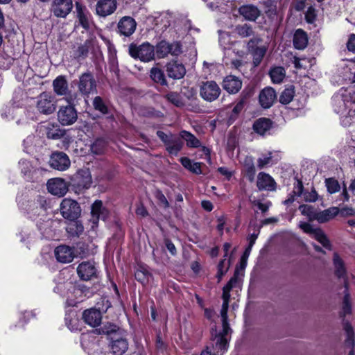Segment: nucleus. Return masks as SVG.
Here are the masks:
<instances>
[{
  "instance_id": "1",
  "label": "nucleus",
  "mask_w": 355,
  "mask_h": 355,
  "mask_svg": "<svg viewBox=\"0 0 355 355\" xmlns=\"http://www.w3.org/2000/svg\"><path fill=\"white\" fill-rule=\"evenodd\" d=\"M237 283V277L234 276L230 279L227 284L223 288V304L220 310L223 331L217 334L216 330H215V333L212 331L211 334L216 347L220 350L225 351L227 349L228 340L227 337L231 331V329L227 322V311L229 308L230 291Z\"/></svg>"
},
{
  "instance_id": "2",
  "label": "nucleus",
  "mask_w": 355,
  "mask_h": 355,
  "mask_svg": "<svg viewBox=\"0 0 355 355\" xmlns=\"http://www.w3.org/2000/svg\"><path fill=\"white\" fill-rule=\"evenodd\" d=\"M128 52L132 58L144 62H148L155 59V46L149 42H144L139 45L132 43L129 45Z\"/></svg>"
},
{
  "instance_id": "3",
  "label": "nucleus",
  "mask_w": 355,
  "mask_h": 355,
  "mask_svg": "<svg viewBox=\"0 0 355 355\" xmlns=\"http://www.w3.org/2000/svg\"><path fill=\"white\" fill-rule=\"evenodd\" d=\"M76 96L71 95L65 98L66 101L69 105L66 106H61L58 112V121L62 125H69L74 123L78 118V114L76 109L71 104L73 103Z\"/></svg>"
},
{
  "instance_id": "4",
  "label": "nucleus",
  "mask_w": 355,
  "mask_h": 355,
  "mask_svg": "<svg viewBox=\"0 0 355 355\" xmlns=\"http://www.w3.org/2000/svg\"><path fill=\"white\" fill-rule=\"evenodd\" d=\"M35 107L42 114L49 115L53 113L56 109L54 97L48 92H42L36 98Z\"/></svg>"
},
{
  "instance_id": "5",
  "label": "nucleus",
  "mask_w": 355,
  "mask_h": 355,
  "mask_svg": "<svg viewBox=\"0 0 355 355\" xmlns=\"http://www.w3.org/2000/svg\"><path fill=\"white\" fill-rule=\"evenodd\" d=\"M182 53V46L180 42H167L165 40L159 42L155 47V55L158 58H164L169 54L173 56H178Z\"/></svg>"
},
{
  "instance_id": "6",
  "label": "nucleus",
  "mask_w": 355,
  "mask_h": 355,
  "mask_svg": "<svg viewBox=\"0 0 355 355\" xmlns=\"http://www.w3.org/2000/svg\"><path fill=\"white\" fill-rule=\"evenodd\" d=\"M60 209L61 215L64 218L70 220H75L81 212L78 203L70 198H64L62 200Z\"/></svg>"
},
{
  "instance_id": "7",
  "label": "nucleus",
  "mask_w": 355,
  "mask_h": 355,
  "mask_svg": "<svg viewBox=\"0 0 355 355\" xmlns=\"http://www.w3.org/2000/svg\"><path fill=\"white\" fill-rule=\"evenodd\" d=\"M299 227L306 233L309 234L313 238L320 243L322 246L328 250H331V243L327 235L320 228H313L308 223H300Z\"/></svg>"
},
{
  "instance_id": "8",
  "label": "nucleus",
  "mask_w": 355,
  "mask_h": 355,
  "mask_svg": "<svg viewBox=\"0 0 355 355\" xmlns=\"http://www.w3.org/2000/svg\"><path fill=\"white\" fill-rule=\"evenodd\" d=\"M220 94V89L214 81L203 82L200 88V96L207 101H214Z\"/></svg>"
},
{
  "instance_id": "9",
  "label": "nucleus",
  "mask_w": 355,
  "mask_h": 355,
  "mask_svg": "<svg viewBox=\"0 0 355 355\" xmlns=\"http://www.w3.org/2000/svg\"><path fill=\"white\" fill-rule=\"evenodd\" d=\"M73 8L72 0H53L51 12L56 17L65 18Z\"/></svg>"
},
{
  "instance_id": "10",
  "label": "nucleus",
  "mask_w": 355,
  "mask_h": 355,
  "mask_svg": "<svg viewBox=\"0 0 355 355\" xmlns=\"http://www.w3.org/2000/svg\"><path fill=\"white\" fill-rule=\"evenodd\" d=\"M78 277L84 281H88L96 276L97 269L95 263L92 261H83L77 267Z\"/></svg>"
},
{
  "instance_id": "11",
  "label": "nucleus",
  "mask_w": 355,
  "mask_h": 355,
  "mask_svg": "<svg viewBox=\"0 0 355 355\" xmlns=\"http://www.w3.org/2000/svg\"><path fill=\"white\" fill-rule=\"evenodd\" d=\"M50 164L52 168L63 171L69 168L71 162L67 154L62 152H56L51 155Z\"/></svg>"
},
{
  "instance_id": "12",
  "label": "nucleus",
  "mask_w": 355,
  "mask_h": 355,
  "mask_svg": "<svg viewBox=\"0 0 355 355\" xmlns=\"http://www.w3.org/2000/svg\"><path fill=\"white\" fill-rule=\"evenodd\" d=\"M46 185L48 191L51 194L59 197L64 196L68 191L67 182L60 178L49 180Z\"/></svg>"
},
{
  "instance_id": "13",
  "label": "nucleus",
  "mask_w": 355,
  "mask_h": 355,
  "mask_svg": "<svg viewBox=\"0 0 355 355\" xmlns=\"http://www.w3.org/2000/svg\"><path fill=\"white\" fill-rule=\"evenodd\" d=\"M117 8L116 0H98L96 5V12L105 17L114 12Z\"/></svg>"
},
{
  "instance_id": "14",
  "label": "nucleus",
  "mask_w": 355,
  "mask_h": 355,
  "mask_svg": "<svg viewBox=\"0 0 355 355\" xmlns=\"http://www.w3.org/2000/svg\"><path fill=\"white\" fill-rule=\"evenodd\" d=\"M96 81L91 73H85L80 77L78 89L83 94L94 93L96 92Z\"/></svg>"
},
{
  "instance_id": "15",
  "label": "nucleus",
  "mask_w": 355,
  "mask_h": 355,
  "mask_svg": "<svg viewBox=\"0 0 355 355\" xmlns=\"http://www.w3.org/2000/svg\"><path fill=\"white\" fill-rule=\"evenodd\" d=\"M137 27L135 20L129 16L123 17L118 23V30L121 35L128 37L134 33Z\"/></svg>"
},
{
  "instance_id": "16",
  "label": "nucleus",
  "mask_w": 355,
  "mask_h": 355,
  "mask_svg": "<svg viewBox=\"0 0 355 355\" xmlns=\"http://www.w3.org/2000/svg\"><path fill=\"white\" fill-rule=\"evenodd\" d=\"M277 98L276 92L272 87H267L263 89L259 95V101L263 108L270 107Z\"/></svg>"
},
{
  "instance_id": "17",
  "label": "nucleus",
  "mask_w": 355,
  "mask_h": 355,
  "mask_svg": "<svg viewBox=\"0 0 355 355\" xmlns=\"http://www.w3.org/2000/svg\"><path fill=\"white\" fill-rule=\"evenodd\" d=\"M76 17L80 25L85 29H88L92 22V15L87 8L79 2H76Z\"/></svg>"
},
{
  "instance_id": "18",
  "label": "nucleus",
  "mask_w": 355,
  "mask_h": 355,
  "mask_svg": "<svg viewBox=\"0 0 355 355\" xmlns=\"http://www.w3.org/2000/svg\"><path fill=\"white\" fill-rule=\"evenodd\" d=\"M73 180L74 185L80 190L89 188L92 183V175L88 169L78 171Z\"/></svg>"
},
{
  "instance_id": "19",
  "label": "nucleus",
  "mask_w": 355,
  "mask_h": 355,
  "mask_svg": "<svg viewBox=\"0 0 355 355\" xmlns=\"http://www.w3.org/2000/svg\"><path fill=\"white\" fill-rule=\"evenodd\" d=\"M166 71L169 78L179 80L184 76L186 69L182 63L172 61L166 64Z\"/></svg>"
},
{
  "instance_id": "20",
  "label": "nucleus",
  "mask_w": 355,
  "mask_h": 355,
  "mask_svg": "<svg viewBox=\"0 0 355 355\" xmlns=\"http://www.w3.org/2000/svg\"><path fill=\"white\" fill-rule=\"evenodd\" d=\"M54 253L58 261L63 263L71 262L74 257L73 249L67 245L58 246Z\"/></svg>"
},
{
  "instance_id": "21",
  "label": "nucleus",
  "mask_w": 355,
  "mask_h": 355,
  "mask_svg": "<svg viewBox=\"0 0 355 355\" xmlns=\"http://www.w3.org/2000/svg\"><path fill=\"white\" fill-rule=\"evenodd\" d=\"M91 214V220L96 225L100 219L105 220L107 218L108 211L103 207L102 201L96 200L92 205Z\"/></svg>"
},
{
  "instance_id": "22",
  "label": "nucleus",
  "mask_w": 355,
  "mask_h": 355,
  "mask_svg": "<svg viewBox=\"0 0 355 355\" xmlns=\"http://www.w3.org/2000/svg\"><path fill=\"white\" fill-rule=\"evenodd\" d=\"M242 87V81L234 76H226L223 82V87L230 94L237 93Z\"/></svg>"
},
{
  "instance_id": "23",
  "label": "nucleus",
  "mask_w": 355,
  "mask_h": 355,
  "mask_svg": "<svg viewBox=\"0 0 355 355\" xmlns=\"http://www.w3.org/2000/svg\"><path fill=\"white\" fill-rule=\"evenodd\" d=\"M83 319L91 327H97L101 322V313L96 309L85 310L83 313Z\"/></svg>"
},
{
  "instance_id": "24",
  "label": "nucleus",
  "mask_w": 355,
  "mask_h": 355,
  "mask_svg": "<svg viewBox=\"0 0 355 355\" xmlns=\"http://www.w3.org/2000/svg\"><path fill=\"white\" fill-rule=\"evenodd\" d=\"M239 14L248 21H254L260 15V10L255 6L251 4L243 5L239 9Z\"/></svg>"
},
{
  "instance_id": "25",
  "label": "nucleus",
  "mask_w": 355,
  "mask_h": 355,
  "mask_svg": "<svg viewBox=\"0 0 355 355\" xmlns=\"http://www.w3.org/2000/svg\"><path fill=\"white\" fill-rule=\"evenodd\" d=\"M257 185L260 190L272 191L275 189V182L270 175L265 173H259Z\"/></svg>"
},
{
  "instance_id": "26",
  "label": "nucleus",
  "mask_w": 355,
  "mask_h": 355,
  "mask_svg": "<svg viewBox=\"0 0 355 355\" xmlns=\"http://www.w3.org/2000/svg\"><path fill=\"white\" fill-rule=\"evenodd\" d=\"M340 212L339 208L331 207L323 211H318L316 220L320 223H324L335 218Z\"/></svg>"
},
{
  "instance_id": "27",
  "label": "nucleus",
  "mask_w": 355,
  "mask_h": 355,
  "mask_svg": "<svg viewBox=\"0 0 355 355\" xmlns=\"http://www.w3.org/2000/svg\"><path fill=\"white\" fill-rule=\"evenodd\" d=\"M54 92L58 96H65L68 94V83L64 76H60L53 82Z\"/></svg>"
},
{
  "instance_id": "28",
  "label": "nucleus",
  "mask_w": 355,
  "mask_h": 355,
  "mask_svg": "<svg viewBox=\"0 0 355 355\" xmlns=\"http://www.w3.org/2000/svg\"><path fill=\"white\" fill-rule=\"evenodd\" d=\"M111 350L114 355H122L128 349V343L125 338H115L111 343Z\"/></svg>"
},
{
  "instance_id": "29",
  "label": "nucleus",
  "mask_w": 355,
  "mask_h": 355,
  "mask_svg": "<svg viewBox=\"0 0 355 355\" xmlns=\"http://www.w3.org/2000/svg\"><path fill=\"white\" fill-rule=\"evenodd\" d=\"M308 44L306 33L302 29H297L293 36V45L297 49H304Z\"/></svg>"
},
{
  "instance_id": "30",
  "label": "nucleus",
  "mask_w": 355,
  "mask_h": 355,
  "mask_svg": "<svg viewBox=\"0 0 355 355\" xmlns=\"http://www.w3.org/2000/svg\"><path fill=\"white\" fill-rule=\"evenodd\" d=\"M71 288L72 290L69 291L67 293L66 304L68 306H75L78 303L83 300L82 297H79L82 294V291L73 286H71Z\"/></svg>"
},
{
  "instance_id": "31",
  "label": "nucleus",
  "mask_w": 355,
  "mask_h": 355,
  "mask_svg": "<svg viewBox=\"0 0 355 355\" xmlns=\"http://www.w3.org/2000/svg\"><path fill=\"white\" fill-rule=\"evenodd\" d=\"M334 111L339 114L345 115L348 113L349 101L346 102L340 95H336L333 97Z\"/></svg>"
},
{
  "instance_id": "32",
  "label": "nucleus",
  "mask_w": 355,
  "mask_h": 355,
  "mask_svg": "<svg viewBox=\"0 0 355 355\" xmlns=\"http://www.w3.org/2000/svg\"><path fill=\"white\" fill-rule=\"evenodd\" d=\"M271 128V121L266 118H260L254 121L253 130L260 135H263Z\"/></svg>"
},
{
  "instance_id": "33",
  "label": "nucleus",
  "mask_w": 355,
  "mask_h": 355,
  "mask_svg": "<svg viewBox=\"0 0 355 355\" xmlns=\"http://www.w3.org/2000/svg\"><path fill=\"white\" fill-rule=\"evenodd\" d=\"M270 77L273 83H281L286 76V71L282 67H272L269 72Z\"/></svg>"
},
{
  "instance_id": "34",
  "label": "nucleus",
  "mask_w": 355,
  "mask_h": 355,
  "mask_svg": "<svg viewBox=\"0 0 355 355\" xmlns=\"http://www.w3.org/2000/svg\"><path fill=\"white\" fill-rule=\"evenodd\" d=\"M181 164L182 166L195 174H201V164L200 162H194L188 157H182L180 159Z\"/></svg>"
},
{
  "instance_id": "35",
  "label": "nucleus",
  "mask_w": 355,
  "mask_h": 355,
  "mask_svg": "<svg viewBox=\"0 0 355 355\" xmlns=\"http://www.w3.org/2000/svg\"><path fill=\"white\" fill-rule=\"evenodd\" d=\"M166 146L167 151L170 154L176 155L182 148V141L180 138L173 135Z\"/></svg>"
},
{
  "instance_id": "36",
  "label": "nucleus",
  "mask_w": 355,
  "mask_h": 355,
  "mask_svg": "<svg viewBox=\"0 0 355 355\" xmlns=\"http://www.w3.org/2000/svg\"><path fill=\"white\" fill-rule=\"evenodd\" d=\"M150 78L161 85H166L167 81L163 71L157 67H153L150 71Z\"/></svg>"
},
{
  "instance_id": "37",
  "label": "nucleus",
  "mask_w": 355,
  "mask_h": 355,
  "mask_svg": "<svg viewBox=\"0 0 355 355\" xmlns=\"http://www.w3.org/2000/svg\"><path fill=\"white\" fill-rule=\"evenodd\" d=\"M180 137L187 142V145L191 148H198L200 146L201 143L193 134L186 130L180 132Z\"/></svg>"
},
{
  "instance_id": "38",
  "label": "nucleus",
  "mask_w": 355,
  "mask_h": 355,
  "mask_svg": "<svg viewBox=\"0 0 355 355\" xmlns=\"http://www.w3.org/2000/svg\"><path fill=\"white\" fill-rule=\"evenodd\" d=\"M333 261L335 267L336 275L339 278H345L346 270L344 262L337 253L334 254Z\"/></svg>"
},
{
  "instance_id": "39",
  "label": "nucleus",
  "mask_w": 355,
  "mask_h": 355,
  "mask_svg": "<svg viewBox=\"0 0 355 355\" xmlns=\"http://www.w3.org/2000/svg\"><path fill=\"white\" fill-rule=\"evenodd\" d=\"M243 166L248 179L250 181H253L256 173L253 158L252 157H246L243 161Z\"/></svg>"
},
{
  "instance_id": "40",
  "label": "nucleus",
  "mask_w": 355,
  "mask_h": 355,
  "mask_svg": "<svg viewBox=\"0 0 355 355\" xmlns=\"http://www.w3.org/2000/svg\"><path fill=\"white\" fill-rule=\"evenodd\" d=\"M303 184L302 182L299 180L297 184L294 187V190L292 193H291L288 198L284 201V204L285 205H289L295 201V196H300L302 194L303 192Z\"/></svg>"
},
{
  "instance_id": "41",
  "label": "nucleus",
  "mask_w": 355,
  "mask_h": 355,
  "mask_svg": "<svg viewBox=\"0 0 355 355\" xmlns=\"http://www.w3.org/2000/svg\"><path fill=\"white\" fill-rule=\"evenodd\" d=\"M301 214L308 218L309 220H315L318 211L311 205H302L299 207Z\"/></svg>"
},
{
  "instance_id": "42",
  "label": "nucleus",
  "mask_w": 355,
  "mask_h": 355,
  "mask_svg": "<svg viewBox=\"0 0 355 355\" xmlns=\"http://www.w3.org/2000/svg\"><path fill=\"white\" fill-rule=\"evenodd\" d=\"M344 329H345V331L346 332V334H347V338H346V340H345V345H346V346L349 347L351 349L349 355H353L352 348H353L354 345L353 329H352V326L349 323L346 322L344 324Z\"/></svg>"
},
{
  "instance_id": "43",
  "label": "nucleus",
  "mask_w": 355,
  "mask_h": 355,
  "mask_svg": "<svg viewBox=\"0 0 355 355\" xmlns=\"http://www.w3.org/2000/svg\"><path fill=\"white\" fill-rule=\"evenodd\" d=\"M164 97L167 99V101L178 107H181L184 105L182 98L181 97L180 94L177 92H171L166 94Z\"/></svg>"
},
{
  "instance_id": "44",
  "label": "nucleus",
  "mask_w": 355,
  "mask_h": 355,
  "mask_svg": "<svg viewBox=\"0 0 355 355\" xmlns=\"http://www.w3.org/2000/svg\"><path fill=\"white\" fill-rule=\"evenodd\" d=\"M67 232L71 236H78L84 231L83 225L78 221H73L67 227Z\"/></svg>"
},
{
  "instance_id": "45",
  "label": "nucleus",
  "mask_w": 355,
  "mask_h": 355,
  "mask_svg": "<svg viewBox=\"0 0 355 355\" xmlns=\"http://www.w3.org/2000/svg\"><path fill=\"white\" fill-rule=\"evenodd\" d=\"M235 32L241 37H248L253 35L252 27L246 24L236 26Z\"/></svg>"
},
{
  "instance_id": "46",
  "label": "nucleus",
  "mask_w": 355,
  "mask_h": 355,
  "mask_svg": "<svg viewBox=\"0 0 355 355\" xmlns=\"http://www.w3.org/2000/svg\"><path fill=\"white\" fill-rule=\"evenodd\" d=\"M294 89L292 87L285 89L279 96V102L282 104L286 105L289 103L294 96Z\"/></svg>"
},
{
  "instance_id": "47",
  "label": "nucleus",
  "mask_w": 355,
  "mask_h": 355,
  "mask_svg": "<svg viewBox=\"0 0 355 355\" xmlns=\"http://www.w3.org/2000/svg\"><path fill=\"white\" fill-rule=\"evenodd\" d=\"M93 105L95 110L101 112L102 114L107 113V107L100 96H96L94 98Z\"/></svg>"
},
{
  "instance_id": "48",
  "label": "nucleus",
  "mask_w": 355,
  "mask_h": 355,
  "mask_svg": "<svg viewBox=\"0 0 355 355\" xmlns=\"http://www.w3.org/2000/svg\"><path fill=\"white\" fill-rule=\"evenodd\" d=\"M325 182L327 191L330 193H334L339 191L340 184L336 180L333 178H329L326 180Z\"/></svg>"
},
{
  "instance_id": "49",
  "label": "nucleus",
  "mask_w": 355,
  "mask_h": 355,
  "mask_svg": "<svg viewBox=\"0 0 355 355\" xmlns=\"http://www.w3.org/2000/svg\"><path fill=\"white\" fill-rule=\"evenodd\" d=\"M230 263L226 261L225 259L221 260L218 266L217 277L220 281L222 277L227 272L229 268Z\"/></svg>"
},
{
  "instance_id": "50",
  "label": "nucleus",
  "mask_w": 355,
  "mask_h": 355,
  "mask_svg": "<svg viewBox=\"0 0 355 355\" xmlns=\"http://www.w3.org/2000/svg\"><path fill=\"white\" fill-rule=\"evenodd\" d=\"M105 147V142L103 139H96L91 146V150L94 154L103 153Z\"/></svg>"
},
{
  "instance_id": "51",
  "label": "nucleus",
  "mask_w": 355,
  "mask_h": 355,
  "mask_svg": "<svg viewBox=\"0 0 355 355\" xmlns=\"http://www.w3.org/2000/svg\"><path fill=\"white\" fill-rule=\"evenodd\" d=\"M271 152H268L266 155H261L257 160V166L259 168H262L270 164L272 160Z\"/></svg>"
},
{
  "instance_id": "52",
  "label": "nucleus",
  "mask_w": 355,
  "mask_h": 355,
  "mask_svg": "<svg viewBox=\"0 0 355 355\" xmlns=\"http://www.w3.org/2000/svg\"><path fill=\"white\" fill-rule=\"evenodd\" d=\"M69 315H67L65 318V322L67 326V327L71 331H76L78 329V319L76 316H71L69 318Z\"/></svg>"
},
{
  "instance_id": "53",
  "label": "nucleus",
  "mask_w": 355,
  "mask_h": 355,
  "mask_svg": "<svg viewBox=\"0 0 355 355\" xmlns=\"http://www.w3.org/2000/svg\"><path fill=\"white\" fill-rule=\"evenodd\" d=\"M303 198L306 202H314L318 200V196L316 191L313 189L311 191L304 192Z\"/></svg>"
},
{
  "instance_id": "54",
  "label": "nucleus",
  "mask_w": 355,
  "mask_h": 355,
  "mask_svg": "<svg viewBox=\"0 0 355 355\" xmlns=\"http://www.w3.org/2000/svg\"><path fill=\"white\" fill-rule=\"evenodd\" d=\"M230 42V36L227 33L220 32L219 35V43L224 49L229 48V44Z\"/></svg>"
},
{
  "instance_id": "55",
  "label": "nucleus",
  "mask_w": 355,
  "mask_h": 355,
  "mask_svg": "<svg viewBox=\"0 0 355 355\" xmlns=\"http://www.w3.org/2000/svg\"><path fill=\"white\" fill-rule=\"evenodd\" d=\"M350 295L349 293H345L343 300V313L344 315L350 313L351 305H350Z\"/></svg>"
},
{
  "instance_id": "56",
  "label": "nucleus",
  "mask_w": 355,
  "mask_h": 355,
  "mask_svg": "<svg viewBox=\"0 0 355 355\" xmlns=\"http://www.w3.org/2000/svg\"><path fill=\"white\" fill-rule=\"evenodd\" d=\"M19 164L21 168V173L24 175H27L31 173L32 166L29 162L27 160L21 159L19 161Z\"/></svg>"
},
{
  "instance_id": "57",
  "label": "nucleus",
  "mask_w": 355,
  "mask_h": 355,
  "mask_svg": "<svg viewBox=\"0 0 355 355\" xmlns=\"http://www.w3.org/2000/svg\"><path fill=\"white\" fill-rule=\"evenodd\" d=\"M245 105V98L243 97L236 104V105L233 108L232 112L235 114H239L244 108Z\"/></svg>"
},
{
  "instance_id": "58",
  "label": "nucleus",
  "mask_w": 355,
  "mask_h": 355,
  "mask_svg": "<svg viewBox=\"0 0 355 355\" xmlns=\"http://www.w3.org/2000/svg\"><path fill=\"white\" fill-rule=\"evenodd\" d=\"M46 129L48 130L46 132L47 137L49 139H58L62 135L61 130L58 128L55 131L50 130L49 127H47Z\"/></svg>"
},
{
  "instance_id": "59",
  "label": "nucleus",
  "mask_w": 355,
  "mask_h": 355,
  "mask_svg": "<svg viewBox=\"0 0 355 355\" xmlns=\"http://www.w3.org/2000/svg\"><path fill=\"white\" fill-rule=\"evenodd\" d=\"M46 129L48 130L46 132L47 137L49 139H58L62 135L61 130L58 128L55 131L50 130L49 127H47Z\"/></svg>"
},
{
  "instance_id": "60",
  "label": "nucleus",
  "mask_w": 355,
  "mask_h": 355,
  "mask_svg": "<svg viewBox=\"0 0 355 355\" xmlns=\"http://www.w3.org/2000/svg\"><path fill=\"white\" fill-rule=\"evenodd\" d=\"M218 172L220 175H223L227 180H230L234 174V172L227 167H219L218 168Z\"/></svg>"
},
{
  "instance_id": "61",
  "label": "nucleus",
  "mask_w": 355,
  "mask_h": 355,
  "mask_svg": "<svg viewBox=\"0 0 355 355\" xmlns=\"http://www.w3.org/2000/svg\"><path fill=\"white\" fill-rule=\"evenodd\" d=\"M226 220L224 216H220L217 217V230L219 232L220 234L222 235L223 234L224 226L225 224Z\"/></svg>"
},
{
  "instance_id": "62",
  "label": "nucleus",
  "mask_w": 355,
  "mask_h": 355,
  "mask_svg": "<svg viewBox=\"0 0 355 355\" xmlns=\"http://www.w3.org/2000/svg\"><path fill=\"white\" fill-rule=\"evenodd\" d=\"M315 16L316 15L315 9L311 7L309 8L306 13V21L309 23H313L315 19Z\"/></svg>"
},
{
  "instance_id": "63",
  "label": "nucleus",
  "mask_w": 355,
  "mask_h": 355,
  "mask_svg": "<svg viewBox=\"0 0 355 355\" xmlns=\"http://www.w3.org/2000/svg\"><path fill=\"white\" fill-rule=\"evenodd\" d=\"M347 49L349 51L355 53V34H351L349 35L347 44Z\"/></svg>"
},
{
  "instance_id": "64",
  "label": "nucleus",
  "mask_w": 355,
  "mask_h": 355,
  "mask_svg": "<svg viewBox=\"0 0 355 355\" xmlns=\"http://www.w3.org/2000/svg\"><path fill=\"white\" fill-rule=\"evenodd\" d=\"M156 197L159 202L164 206V207L167 208L169 207V203L165 197V196L160 191L157 192Z\"/></svg>"
}]
</instances>
